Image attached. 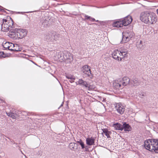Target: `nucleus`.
<instances>
[{"label":"nucleus","instance_id":"obj_9","mask_svg":"<svg viewBox=\"0 0 158 158\" xmlns=\"http://www.w3.org/2000/svg\"><path fill=\"white\" fill-rule=\"evenodd\" d=\"M123 26H126L130 24L132 20V17L130 16H128L124 18L121 19Z\"/></svg>","mask_w":158,"mask_h":158},{"label":"nucleus","instance_id":"obj_8","mask_svg":"<svg viewBox=\"0 0 158 158\" xmlns=\"http://www.w3.org/2000/svg\"><path fill=\"white\" fill-rule=\"evenodd\" d=\"M115 107L118 113L123 114L125 111V108L120 103H118L115 105Z\"/></svg>","mask_w":158,"mask_h":158},{"label":"nucleus","instance_id":"obj_23","mask_svg":"<svg viewBox=\"0 0 158 158\" xmlns=\"http://www.w3.org/2000/svg\"><path fill=\"white\" fill-rule=\"evenodd\" d=\"M11 43L9 42H4L2 43V45L3 48L5 49H9V48L10 47V44Z\"/></svg>","mask_w":158,"mask_h":158},{"label":"nucleus","instance_id":"obj_10","mask_svg":"<svg viewBox=\"0 0 158 158\" xmlns=\"http://www.w3.org/2000/svg\"><path fill=\"white\" fill-rule=\"evenodd\" d=\"M120 51L117 50L114 51L112 54L113 57L115 59L118 60H121V56H120Z\"/></svg>","mask_w":158,"mask_h":158},{"label":"nucleus","instance_id":"obj_25","mask_svg":"<svg viewBox=\"0 0 158 158\" xmlns=\"http://www.w3.org/2000/svg\"><path fill=\"white\" fill-rule=\"evenodd\" d=\"M21 49H22L21 48L19 47V45L18 44H15L13 51H20L21 50Z\"/></svg>","mask_w":158,"mask_h":158},{"label":"nucleus","instance_id":"obj_19","mask_svg":"<svg viewBox=\"0 0 158 158\" xmlns=\"http://www.w3.org/2000/svg\"><path fill=\"white\" fill-rule=\"evenodd\" d=\"M123 130H124L125 131H129L131 130V127L128 124H127L126 123H124L123 124Z\"/></svg>","mask_w":158,"mask_h":158},{"label":"nucleus","instance_id":"obj_11","mask_svg":"<svg viewBox=\"0 0 158 158\" xmlns=\"http://www.w3.org/2000/svg\"><path fill=\"white\" fill-rule=\"evenodd\" d=\"M88 65H85L82 67V70L83 72L88 76H89L91 74L90 69Z\"/></svg>","mask_w":158,"mask_h":158},{"label":"nucleus","instance_id":"obj_32","mask_svg":"<svg viewBox=\"0 0 158 158\" xmlns=\"http://www.w3.org/2000/svg\"><path fill=\"white\" fill-rule=\"evenodd\" d=\"M88 86L87 87H85L86 88H87V89L88 90H90L91 89V86L90 85H89L88 83V85H87Z\"/></svg>","mask_w":158,"mask_h":158},{"label":"nucleus","instance_id":"obj_2","mask_svg":"<svg viewBox=\"0 0 158 158\" xmlns=\"http://www.w3.org/2000/svg\"><path fill=\"white\" fill-rule=\"evenodd\" d=\"M144 146L147 150L152 152L158 153V139H150L145 141Z\"/></svg>","mask_w":158,"mask_h":158},{"label":"nucleus","instance_id":"obj_34","mask_svg":"<svg viewBox=\"0 0 158 158\" xmlns=\"http://www.w3.org/2000/svg\"><path fill=\"white\" fill-rule=\"evenodd\" d=\"M4 53L3 52H0V57H3Z\"/></svg>","mask_w":158,"mask_h":158},{"label":"nucleus","instance_id":"obj_15","mask_svg":"<svg viewBox=\"0 0 158 158\" xmlns=\"http://www.w3.org/2000/svg\"><path fill=\"white\" fill-rule=\"evenodd\" d=\"M130 80L127 77H124L123 78L121 82L123 86H125L129 84L130 82Z\"/></svg>","mask_w":158,"mask_h":158},{"label":"nucleus","instance_id":"obj_29","mask_svg":"<svg viewBox=\"0 0 158 158\" xmlns=\"http://www.w3.org/2000/svg\"><path fill=\"white\" fill-rule=\"evenodd\" d=\"M10 44V47L9 48L8 50H11V51H13V49L14 48V46H15V44H14L12 43H11Z\"/></svg>","mask_w":158,"mask_h":158},{"label":"nucleus","instance_id":"obj_4","mask_svg":"<svg viewBox=\"0 0 158 158\" xmlns=\"http://www.w3.org/2000/svg\"><path fill=\"white\" fill-rule=\"evenodd\" d=\"M27 31L25 29H15V33H13L14 34H11L10 35H13L12 37L16 36L17 38L22 39L27 35Z\"/></svg>","mask_w":158,"mask_h":158},{"label":"nucleus","instance_id":"obj_24","mask_svg":"<svg viewBox=\"0 0 158 158\" xmlns=\"http://www.w3.org/2000/svg\"><path fill=\"white\" fill-rule=\"evenodd\" d=\"M120 56H121V59L122 58L125 57V56H127V50H125V51H120Z\"/></svg>","mask_w":158,"mask_h":158},{"label":"nucleus","instance_id":"obj_40","mask_svg":"<svg viewBox=\"0 0 158 158\" xmlns=\"http://www.w3.org/2000/svg\"><path fill=\"white\" fill-rule=\"evenodd\" d=\"M95 21H96V22H98V20H95Z\"/></svg>","mask_w":158,"mask_h":158},{"label":"nucleus","instance_id":"obj_5","mask_svg":"<svg viewBox=\"0 0 158 158\" xmlns=\"http://www.w3.org/2000/svg\"><path fill=\"white\" fill-rule=\"evenodd\" d=\"M133 35L131 32L129 31H127L123 33V37L122 39V43H126L130 40L132 38Z\"/></svg>","mask_w":158,"mask_h":158},{"label":"nucleus","instance_id":"obj_14","mask_svg":"<svg viewBox=\"0 0 158 158\" xmlns=\"http://www.w3.org/2000/svg\"><path fill=\"white\" fill-rule=\"evenodd\" d=\"M122 22V21H121V19L114 21L113 23L112 26L113 27H122L123 26Z\"/></svg>","mask_w":158,"mask_h":158},{"label":"nucleus","instance_id":"obj_13","mask_svg":"<svg viewBox=\"0 0 158 158\" xmlns=\"http://www.w3.org/2000/svg\"><path fill=\"white\" fill-rule=\"evenodd\" d=\"M43 24L44 26H48L52 24V21L49 17H46L43 19Z\"/></svg>","mask_w":158,"mask_h":158},{"label":"nucleus","instance_id":"obj_30","mask_svg":"<svg viewBox=\"0 0 158 158\" xmlns=\"http://www.w3.org/2000/svg\"><path fill=\"white\" fill-rule=\"evenodd\" d=\"M145 96V93L143 92H140L139 95V97L140 98H143Z\"/></svg>","mask_w":158,"mask_h":158},{"label":"nucleus","instance_id":"obj_7","mask_svg":"<svg viewBox=\"0 0 158 158\" xmlns=\"http://www.w3.org/2000/svg\"><path fill=\"white\" fill-rule=\"evenodd\" d=\"M58 35H47L46 36L45 39L48 42H51L54 43L58 40Z\"/></svg>","mask_w":158,"mask_h":158},{"label":"nucleus","instance_id":"obj_27","mask_svg":"<svg viewBox=\"0 0 158 158\" xmlns=\"http://www.w3.org/2000/svg\"><path fill=\"white\" fill-rule=\"evenodd\" d=\"M102 130L103 132L105 134V135L108 138L110 137L109 131L108 130L106 129H102Z\"/></svg>","mask_w":158,"mask_h":158},{"label":"nucleus","instance_id":"obj_6","mask_svg":"<svg viewBox=\"0 0 158 158\" xmlns=\"http://www.w3.org/2000/svg\"><path fill=\"white\" fill-rule=\"evenodd\" d=\"M62 56L63 58L61 59L64 60H67L68 62H71L73 60L72 55L69 52H65L63 53Z\"/></svg>","mask_w":158,"mask_h":158},{"label":"nucleus","instance_id":"obj_16","mask_svg":"<svg viewBox=\"0 0 158 158\" xmlns=\"http://www.w3.org/2000/svg\"><path fill=\"white\" fill-rule=\"evenodd\" d=\"M143 42L141 40L138 41L136 43V47L138 49L143 50L144 48Z\"/></svg>","mask_w":158,"mask_h":158},{"label":"nucleus","instance_id":"obj_17","mask_svg":"<svg viewBox=\"0 0 158 158\" xmlns=\"http://www.w3.org/2000/svg\"><path fill=\"white\" fill-rule=\"evenodd\" d=\"M69 147L71 150L75 151L77 149V144L74 143H69Z\"/></svg>","mask_w":158,"mask_h":158},{"label":"nucleus","instance_id":"obj_28","mask_svg":"<svg viewBox=\"0 0 158 158\" xmlns=\"http://www.w3.org/2000/svg\"><path fill=\"white\" fill-rule=\"evenodd\" d=\"M66 77L69 79H75V77L71 75H67L66 76Z\"/></svg>","mask_w":158,"mask_h":158},{"label":"nucleus","instance_id":"obj_22","mask_svg":"<svg viewBox=\"0 0 158 158\" xmlns=\"http://www.w3.org/2000/svg\"><path fill=\"white\" fill-rule=\"evenodd\" d=\"M79 84L83 85L85 87H87L88 83L85 81H84L82 79H79L78 81Z\"/></svg>","mask_w":158,"mask_h":158},{"label":"nucleus","instance_id":"obj_12","mask_svg":"<svg viewBox=\"0 0 158 158\" xmlns=\"http://www.w3.org/2000/svg\"><path fill=\"white\" fill-rule=\"evenodd\" d=\"M114 86L116 89L122 88L123 87L120 80L115 81L113 84Z\"/></svg>","mask_w":158,"mask_h":158},{"label":"nucleus","instance_id":"obj_31","mask_svg":"<svg viewBox=\"0 0 158 158\" xmlns=\"http://www.w3.org/2000/svg\"><path fill=\"white\" fill-rule=\"evenodd\" d=\"M78 143L81 147L83 149L84 148V144L83 142L81 140L77 142Z\"/></svg>","mask_w":158,"mask_h":158},{"label":"nucleus","instance_id":"obj_37","mask_svg":"<svg viewBox=\"0 0 158 158\" xmlns=\"http://www.w3.org/2000/svg\"><path fill=\"white\" fill-rule=\"evenodd\" d=\"M125 50H127V49H121V51H125Z\"/></svg>","mask_w":158,"mask_h":158},{"label":"nucleus","instance_id":"obj_1","mask_svg":"<svg viewBox=\"0 0 158 158\" xmlns=\"http://www.w3.org/2000/svg\"><path fill=\"white\" fill-rule=\"evenodd\" d=\"M140 18L142 22L150 24L155 23L157 19L156 16L154 13L148 11L141 12Z\"/></svg>","mask_w":158,"mask_h":158},{"label":"nucleus","instance_id":"obj_33","mask_svg":"<svg viewBox=\"0 0 158 158\" xmlns=\"http://www.w3.org/2000/svg\"><path fill=\"white\" fill-rule=\"evenodd\" d=\"M85 19H90L91 17L88 15H85Z\"/></svg>","mask_w":158,"mask_h":158},{"label":"nucleus","instance_id":"obj_36","mask_svg":"<svg viewBox=\"0 0 158 158\" xmlns=\"http://www.w3.org/2000/svg\"><path fill=\"white\" fill-rule=\"evenodd\" d=\"M75 79H70V80H69V81L71 82V83H73V82H74V80H75Z\"/></svg>","mask_w":158,"mask_h":158},{"label":"nucleus","instance_id":"obj_18","mask_svg":"<svg viewBox=\"0 0 158 158\" xmlns=\"http://www.w3.org/2000/svg\"><path fill=\"white\" fill-rule=\"evenodd\" d=\"M86 143L89 145H93L94 143V139L93 137L88 138L86 139Z\"/></svg>","mask_w":158,"mask_h":158},{"label":"nucleus","instance_id":"obj_35","mask_svg":"<svg viewBox=\"0 0 158 158\" xmlns=\"http://www.w3.org/2000/svg\"><path fill=\"white\" fill-rule=\"evenodd\" d=\"M90 20L92 22H94L95 21V19L94 18H92V17L91 18V19H90Z\"/></svg>","mask_w":158,"mask_h":158},{"label":"nucleus","instance_id":"obj_21","mask_svg":"<svg viewBox=\"0 0 158 158\" xmlns=\"http://www.w3.org/2000/svg\"><path fill=\"white\" fill-rule=\"evenodd\" d=\"M6 114L10 117L12 118L13 119H15L18 118V115L16 113H14L12 112L6 113Z\"/></svg>","mask_w":158,"mask_h":158},{"label":"nucleus","instance_id":"obj_26","mask_svg":"<svg viewBox=\"0 0 158 158\" xmlns=\"http://www.w3.org/2000/svg\"><path fill=\"white\" fill-rule=\"evenodd\" d=\"M133 83V85L134 86H138L139 84V83L138 82V79L137 78H133L132 80Z\"/></svg>","mask_w":158,"mask_h":158},{"label":"nucleus","instance_id":"obj_39","mask_svg":"<svg viewBox=\"0 0 158 158\" xmlns=\"http://www.w3.org/2000/svg\"><path fill=\"white\" fill-rule=\"evenodd\" d=\"M157 14H158V9L157 10Z\"/></svg>","mask_w":158,"mask_h":158},{"label":"nucleus","instance_id":"obj_3","mask_svg":"<svg viewBox=\"0 0 158 158\" xmlns=\"http://www.w3.org/2000/svg\"><path fill=\"white\" fill-rule=\"evenodd\" d=\"M2 21L1 28L2 31L7 32L11 31V28L14 27V22L11 18L9 17L6 19H3Z\"/></svg>","mask_w":158,"mask_h":158},{"label":"nucleus","instance_id":"obj_20","mask_svg":"<svg viewBox=\"0 0 158 158\" xmlns=\"http://www.w3.org/2000/svg\"><path fill=\"white\" fill-rule=\"evenodd\" d=\"M113 127L114 128V129L116 130H123V126L119 123H117L114 124Z\"/></svg>","mask_w":158,"mask_h":158},{"label":"nucleus","instance_id":"obj_38","mask_svg":"<svg viewBox=\"0 0 158 158\" xmlns=\"http://www.w3.org/2000/svg\"><path fill=\"white\" fill-rule=\"evenodd\" d=\"M63 104H64V102H62V104H61V106H60V107H61V106H63Z\"/></svg>","mask_w":158,"mask_h":158}]
</instances>
